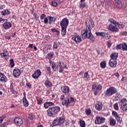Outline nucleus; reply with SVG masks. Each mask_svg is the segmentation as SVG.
I'll return each mask as SVG.
<instances>
[{"label": "nucleus", "instance_id": "obj_41", "mask_svg": "<svg viewBox=\"0 0 127 127\" xmlns=\"http://www.w3.org/2000/svg\"><path fill=\"white\" fill-rule=\"evenodd\" d=\"M53 18H54V17H52L51 16H48V19H49V24H52V21H53Z\"/></svg>", "mask_w": 127, "mask_h": 127}, {"label": "nucleus", "instance_id": "obj_64", "mask_svg": "<svg viewBox=\"0 0 127 127\" xmlns=\"http://www.w3.org/2000/svg\"><path fill=\"white\" fill-rule=\"evenodd\" d=\"M64 71V67H60L59 73H62Z\"/></svg>", "mask_w": 127, "mask_h": 127}, {"label": "nucleus", "instance_id": "obj_40", "mask_svg": "<svg viewBox=\"0 0 127 127\" xmlns=\"http://www.w3.org/2000/svg\"><path fill=\"white\" fill-rule=\"evenodd\" d=\"M80 127H86V123H85V121L81 120H80Z\"/></svg>", "mask_w": 127, "mask_h": 127}, {"label": "nucleus", "instance_id": "obj_10", "mask_svg": "<svg viewBox=\"0 0 127 127\" xmlns=\"http://www.w3.org/2000/svg\"><path fill=\"white\" fill-rule=\"evenodd\" d=\"M13 122L16 127H20L23 124V121L20 117H15Z\"/></svg>", "mask_w": 127, "mask_h": 127}, {"label": "nucleus", "instance_id": "obj_6", "mask_svg": "<svg viewBox=\"0 0 127 127\" xmlns=\"http://www.w3.org/2000/svg\"><path fill=\"white\" fill-rule=\"evenodd\" d=\"M117 50H122L123 51H127V43H122L118 44L116 46Z\"/></svg>", "mask_w": 127, "mask_h": 127}, {"label": "nucleus", "instance_id": "obj_60", "mask_svg": "<svg viewBox=\"0 0 127 127\" xmlns=\"http://www.w3.org/2000/svg\"><path fill=\"white\" fill-rule=\"evenodd\" d=\"M5 7V4H0V10L3 9Z\"/></svg>", "mask_w": 127, "mask_h": 127}, {"label": "nucleus", "instance_id": "obj_52", "mask_svg": "<svg viewBox=\"0 0 127 127\" xmlns=\"http://www.w3.org/2000/svg\"><path fill=\"white\" fill-rule=\"evenodd\" d=\"M51 31L52 32H57V33H58V35H59V34L60 33V32H59V31H58V30H57L55 28L51 29Z\"/></svg>", "mask_w": 127, "mask_h": 127}, {"label": "nucleus", "instance_id": "obj_30", "mask_svg": "<svg viewBox=\"0 0 127 127\" xmlns=\"http://www.w3.org/2000/svg\"><path fill=\"white\" fill-rule=\"evenodd\" d=\"M72 39L74 40L75 42L78 43V42H80V36L75 35V36L72 38Z\"/></svg>", "mask_w": 127, "mask_h": 127}, {"label": "nucleus", "instance_id": "obj_15", "mask_svg": "<svg viewBox=\"0 0 127 127\" xmlns=\"http://www.w3.org/2000/svg\"><path fill=\"white\" fill-rule=\"evenodd\" d=\"M40 75H41V71L40 70V69H37L32 75V78H33V79H36L39 78Z\"/></svg>", "mask_w": 127, "mask_h": 127}, {"label": "nucleus", "instance_id": "obj_28", "mask_svg": "<svg viewBox=\"0 0 127 127\" xmlns=\"http://www.w3.org/2000/svg\"><path fill=\"white\" fill-rule=\"evenodd\" d=\"M10 14V11L8 9H4V10L1 11V15L5 16V15H9Z\"/></svg>", "mask_w": 127, "mask_h": 127}, {"label": "nucleus", "instance_id": "obj_38", "mask_svg": "<svg viewBox=\"0 0 127 127\" xmlns=\"http://www.w3.org/2000/svg\"><path fill=\"white\" fill-rule=\"evenodd\" d=\"M85 114H86V116L91 115L92 114V110H91V109L88 108V109H86L85 111Z\"/></svg>", "mask_w": 127, "mask_h": 127}, {"label": "nucleus", "instance_id": "obj_1", "mask_svg": "<svg viewBox=\"0 0 127 127\" xmlns=\"http://www.w3.org/2000/svg\"><path fill=\"white\" fill-rule=\"evenodd\" d=\"M81 38H82V39H86V38H87V39H90L91 42H94L95 40H96V38H95V37H94V35L92 34L91 29H90V30H81Z\"/></svg>", "mask_w": 127, "mask_h": 127}, {"label": "nucleus", "instance_id": "obj_43", "mask_svg": "<svg viewBox=\"0 0 127 127\" xmlns=\"http://www.w3.org/2000/svg\"><path fill=\"white\" fill-rule=\"evenodd\" d=\"M58 48V43L55 42L53 44V49L54 50L55 49H57Z\"/></svg>", "mask_w": 127, "mask_h": 127}, {"label": "nucleus", "instance_id": "obj_63", "mask_svg": "<svg viewBox=\"0 0 127 127\" xmlns=\"http://www.w3.org/2000/svg\"><path fill=\"white\" fill-rule=\"evenodd\" d=\"M80 6L81 7H82V8H84V7H85V6H86V3H81L80 4Z\"/></svg>", "mask_w": 127, "mask_h": 127}, {"label": "nucleus", "instance_id": "obj_22", "mask_svg": "<svg viewBox=\"0 0 127 127\" xmlns=\"http://www.w3.org/2000/svg\"><path fill=\"white\" fill-rule=\"evenodd\" d=\"M52 106H55V104L52 102H46L44 104V107L45 109H48L49 107H52Z\"/></svg>", "mask_w": 127, "mask_h": 127}, {"label": "nucleus", "instance_id": "obj_12", "mask_svg": "<svg viewBox=\"0 0 127 127\" xmlns=\"http://www.w3.org/2000/svg\"><path fill=\"white\" fill-rule=\"evenodd\" d=\"M108 29L112 32H118L119 28L117 27V25H113L110 24L108 27Z\"/></svg>", "mask_w": 127, "mask_h": 127}, {"label": "nucleus", "instance_id": "obj_57", "mask_svg": "<svg viewBox=\"0 0 127 127\" xmlns=\"http://www.w3.org/2000/svg\"><path fill=\"white\" fill-rule=\"evenodd\" d=\"M9 89L10 90L13 89V83L12 81L10 82V84L9 87Z\"/></svg>", "mask_w": 127, "mask_h": 127}, {"label": "nucleus", "instance_id": "obj_50", "mask_svg": "<svg viewBox=\"0 0 127 127\" xmlns=\"http://www.w3.org/2000/svg\"><path fill=\"white\" fill-rule=\"evenodd\" d=\"M116 25H118L119 28H124V27H125V25H124V24H120L119 22H117Z\"/></svg>", "mask_w": 127, "mask_h": 127}, {"label": "nucleus", "instance_id": "obj_33", "mask_svg": "<svg viewBox=\"0 0 127 127\" xmlns=\"http://www.w3.org/2000/svg\"><path fill=\"white\" fill-rule=\"evenodd\" d=\"M44 84L46 87H48L49 88H50L52 86V82L49 80L46 81Z\"/></svg>", "mask_w": 127, "mask_h": 127}, {"label": "nucleus", "instance_id": "obj_17", "mask_svg": "<svg viewBox=\"0 0 127 127\" xmlns=\"http://www.w3.org/2000/svg\"><path fill=\"white\" fill-rule=\"evenodd\" d=\"M88 27L86 29H84L83 30H90V31L92 30V28L95 27V23L93 21V20H90L88 23Z\"/></svg>", "mask_w": 127, "mask_h": 127}, {"label": "nucleus", "instance_id": "obj_59", "mask_svg": "<svg viewBox=\"0 0 127 127\" xmlns=\"http://www.w3.org/2000/svg\"><path fill=\"white\" fill-rule=\"evenodd\" d=\"M47 74H50V73H51V69H50V66L47 67Z\"/></svg>", "mask_w": 127, "mask_h": 127}, {"label": "nucleus", "instance_id": "obj_35", "mask_svg": "<svg viewBox=\"0 0 127 127\" xmlns=\"http://www.w3.org/2000/svg\"><path fill=\"white\" fill-rule=\"evenodd\" d=\"M62 28V32L61 34L62 36H65L66 35V29L67 28Z\"/></svg>", "mask_w": 127, "mask_h": 127}, {"label": "nucleus", "instance_id": "obj_14", "mask_svg": "<svg viewBox=\"0 0 127 127\" xmlns=\"http://www.w3.org/2000/svg\"><path fill=\"white\" fill-rule=\"evenodd\" d=\"M103 103L101 101H98L95 105V108L97 111L100 112L102 110H103Z\"/></svg>", "mask_w": 127, "mask_h": 127}, {"label": "nucleus", "instance_id": "obj_21", "mask_svg": "<svg viewBox=\"0 0 127 127\" xmlns=\"http://www.w3.org/2000/svg\"><path fill=\"white\" fill-rule=\"evenodd\" d=\"M3 27L4 29H9V28L12 27V24L10 22H5L2 24Z\"/></svg>", "mask_w": 127, "mask_h": 127}, {"label": "nucleus", "instance_id": "obj_34", "mask_svg": "<svg viewBox=\"0 0 127 127\" xmlns=\"http://www.w3.org/2000/svg\"><path fill=\"white\" fill-rule=\"evenodd\" d=\"M36 100L37 101V104L38 105H42L43 102V99L41 97H36Z\"/></svg>", "mask_w": 127, "mask_h": 127}, {"label": "nucleus", "instance_id": "obj_25", "mask_svg": "<svg viewBox=\"0 0 127 127\" xmlns=\"http://www.w3.org/2000/svg\"><path fill=\"white\" fill-rule=\"evenodd\" d=\"M59 124L62 125L64 122H65V117L64 115H63L62 117H59L57 118Z\"/></svg>", "mask_w": 127, "mask_h": 127}, {"label": "nucleus", "instance_id": "obj_20", "mask_svg": "<svg viewBox=\"0 0 127 127\" xmlns=\"http://www.w3.org/2000/svg\"><path fill=\"white\" fill-rule=\"evenodd\" d=\"M109 64L112 67V68H115L117 66V60L110 59L109 62Z\"/></svg>", "mask_w": 127, "mask_h": 127}, {"label": "nucleus", "instance_id": "obj_23", "mask_svg": "<svg viewBox=\"0 0 127 127\" xmlns=\"http://www.w3.org/2000/svg\"><path fill=\"white\" fill-rule=\"evenodd\" d=\"M119 56V54L118 53H112L110 55L111 59L113 60H117L118 57Z\"/></svg>", "mask_w": 127, "mask_h": 127}, {"label": "nucleus", "instance_id": "obj_11", "mask_svg": "<svg viewBox=\"0 0 127 127\" xmlns=\"http://www.w3.org/2000/svg\"><path fill=\"white\" fill-rule=\"evenodd\" d=\"M112 116L115 118L116 120L120 124H122V122L123 121V119L120 117V115L118 114V112L116 111H112Z\"/></svg>", "mask_w": 127, "mask_h": 127}, {"label": "nucleus", "instance_id": "obj_47", "mask_svg": "<svg viewBox=\"0 0 127 127\" xmlns=\"http://www.w3.org/2000/svg\"><path fill=\"white\" fill-rule=\"evenodd\" d=\"M48 59H52L53 58L54 55L51 53H49L47 55Z\"/></svg>", "mask_w": 127, "mask_h": 127}, {"label": "nucleus", "instance_id": "obj_61", "mask_svg": "<svg viewBox=\"0 0 127 127\" xmlns=\"http://www.w3.org/2000/svg\"><path fill=\"white\" fill-rule=\"evenodd\" d=\"M44 23L45 24H46V23H48V17H46L45 19H44Z\"/></svg>", "mask_w": 127, "mask_h": 127}, {"label": "nucleus", "instance_id": "obj_36", "mask_svg": "<svg viewBox=\"0 0 127 127\" xmlns=\"http://www.w3.org/2000/svg\"><path fill=\"white\" fill-rule=\"evenodd\" d=\"M9 62V66L10 68H13V67H14V61L13 60V59H10Z\"/></svg>", "mask_w": 127, "mask_h": 127}, {"label": "nucleus", "instance_id": "obj_51", "mask_svg": "<svg viewBox=\"0 0 127 127\" xmlns=\"http://www.w3.org/2000/svg\"><path fill=\"white\" fill-rule=\"evenodd\" d=\"M34 118H35V116H34V115H33L32 114H30L28 116V119L29 120H33V119H34Z\"/></svg>", "mask_w": 127, "mask_h": 127}, {"label": "nucleus", "instance_id": "obj_3", "mask_svg": "<svg viewBox=\"0 0 127 127\" xmlns=\"http://www.w3.org/2000/svg\"><path fill=\"white\" fill-rule=\"evenodd\" d=\"M118 92V89L114 86L110 87L106 90V91L104 94V97L105 98H109V97H112L115 94H117Z\"/></svg>", "mask_w": 127, "mask_h": 127}, {"label": "nucleus", "instance_id": "obj_2", "mask_svg": "<svg viewBox=\"0 0 127 127\" xmlns=\"http://www.w3.org/2000/svg\"><path fill=\"white\" fill-rule=\"evenodd\" d=\"M61 109L59 106L50 107L47 111L48 117H54L60 112Z\"/></svg>", "mask_w": 127, "mask_h": 127}, {"label": "nucleus", "instance_id": "obj_32", "mask_svg": "<svg viewBox=\"0 0 127 127\" xmlns=\"http://www.w3.org/2000/svg\"><path fill=\"white\" fill-rule=\"evenodd\" d=\"M83 78L86 80V81H88L90 79V75H89L88 71H86L84 73Z\"/></svg>", "mask_w": 127, "mask_h": 127}, {"label": "nucleus", "instance_id": "obj_39", "mask_svg": "<svg viewBox=\"0 0 127 127\" xmlns=\"http://www.w3.org/2000/svg\"><path fill=\"white\" fill-rule=\"evenodd\" d=\"M104 32H96L95 34L97 35V36H101V37H103L104 34Z\"/></svg>", "mask_w": 127, "mask_h": 127}, {"label": "nucleus", "instance_id": "obj_8", "mask_svg": "<svg viewBox=\"0 0 127 127\" xmlns=\"http://www.w3.org/2000/svg\"><path fill=\"white\" fill-rule=\"evenodd\" d=\"M61 28H67V26L69 25V20L67 18H64L60 22Z\"/></svg>", "mask_w": 127, "mask_h": 127}, {"label": "nucleus", "instance_id": "obj_53", "mask_svg": "<svg viewBox=\"0 0 127 127\" xmlns=\"http://www.w3.org/2000/svg\"><path fill=\"white\" fill-rule=\"evenodd\" d=\"M49 50H50V48H49V49H43V51L45 54H47Z\"/></svg>", "mask_w": 127, "mask_h": 127}, {"label": "nucleus", "instance_id": "obj_31", "mask_svg": "<svg viewBox=\"0 0 127 127\" xmlns=\"http://www.w3.org/2000/svg\"><path fill=\"white\" fill-rule=\"evenodd\" d=\"M103 37L108 40L111 38V35H110V34L104 32Z\"/></svg>", "mask_w": 127, "mask_h": 127}, {"label": "nucleus", "instance_id": "obj_24", "mask_svg": "<svg viewBox=\"0 0 127 127\" xmlns=\"http://www.w3.org/2000/svg\"><path fill=\"white\" fill-rule=\"evenodd\" d=\"M56 126H60V124H59V121L57 118L54 120L52 124L51 125L50 127H56Z\"/></svg>", "mask_w": 127, "mask_h": 127}, {"label": "nucleus", "instance_id": "obj_58", "mask_svg": "<svg viewBox=\"0 0 127 127\" xmlns=\"http://www.w3.org/2000/svg\"><path fill=\"white\" fill-rule=\"evenodd\" d=\"M60 99H61V101L62 102H63V101L65 100V95L64 94L62 95L61 96Z\"/></svg>", "mask_w": 127, "mask_h": 127}, {"label": "nucleus", "instance_id": "obj_46", "mask_svg": "<svg viewBox=\"0 0 127 127\" xmlns=\"http://www.w3.org/2000/svg\"><path fill=\"white\" fill-rule=\"evenodd\" d=\"M10 92L11 94H12V95H17L18 93L17 91L14 90V89H11V90H10Z\"/></svg>", "mask_w": 127, "mask_h": 127}, {"label": "nucleus", "instance_id": "obj_29", "mask_svg": "<svg viewBox=\"0 0 127 127\" xmlns=\"http://www.w3.org/2000/svg\"><path fill=\"white\" fill-rule=\"evenodd\" d=\"M114 0L115 1V3L117 6H118L119 8H122V7H123V4L122 3V1H121V0Z\"/></svg>", "mask_w": 127, "mask_h": 127}, {"label": "nucleus", "instance_id": "obj_44", "mask_svg": "<svg viewBox=\"0 0 127 127\" xmlns=\"http://www.w3.org/2000/svg\"><path fill=\"white\" fill-rule=\"evenodd\" d=\"M113 108L114 110H115L116 111H119V104H118V103H116L114 105Z\"/></svg>", "mask_w": 127, "mask_h": 127}, {"label": "nucleus", "instance_id": "obj_9", "mask_svg": "<svg viewBox=\"0 0 127 127\" xmlns=\"http://www.w3.org/2000/svg\"><path fill=\"white\" fill-rule=\"evenodd\" d=\"M23 97L22 98V103L23 105L25 108H27V107H28L29 106V102H28V100H27V99L26 98V92H25V91L23 92Z\"/></svg>", "mask_w": 127, "mask_h": 127}, {"label": "nucleus", "instance_id": "obj_27", "mask_svg": "<svg viewBox=\"0 0 127 127\" xmlns=\"http://www.w3.org/2000/svg\"><path fill=\"white\" fill-rule=\"evenodd\" d=\"M116 124H117V121L115 120L113 117H110V125L112 126V127H114L116 126Z\"/></svg>", "mask_w": 127, "mask_h": 127}, {"label": "nucleus", "instance_id": "obj_37", "mask_svg": "<svg viewBox=\"0 0 127 127\" xmlns=\"http://www.w3.org/2000/svg\"><path fill=\"white\" fill-rule=\"evenodd\" d=\"M108 21L109 22H110V23H111V24H114V25H117V23H118V22H117V21H116V20H115L113 18L109 19Z\"/></svg>", "mask_w": 127, "mask_h": 127}, {"label": "nucleus", "instance_id": "obj_18", "mask_svg": "<svg viewBox=\"0 0 127 127\" xmlns=\"http://www.w3.org/2000/svg\"><path fill=\"white\" fill-rule=\"evenodd\" d=\"M7 81V77L4 75V74L0 72V82L1 83H6Z\"/></svg>", "mask_w": 127, "mask_h": 127}, {"label": "nucleus", "instance_id": "obj_55", "mask_svg": "<svg viewBox=\"0 0 127 127\" xmlns=\"http://www.w3.org/2000/svg\"><path fill=\"white\" fill-rule=\"evenodd\" d=\"M33 16H34L36 20H39V16H37V13H36V12H34L33 13Z\"/></svg>", "mask_w": 127, "mask_h": 127}, {"label": "nucleus", "instance_id": "obj_62", "mask_svg": "<svg viewBox=\"0 0 127 127\" xmlns=\"http://www.w3.org/2000/svg\"><path fill=\"white\" fill-rule=\"evenodd\" d=\"M107 46L109 47V48H110V47H111V46H112V42L110 41L107 42Z\"/></svg>", "mask_w": 127, "mask_h": 127}, {"label": "nucleus", "instance_id": "obj_56", "mask_svg": "<svg viewBox=\"0 0 127 127\" xmlns=\"http://www.w3.org/2000/svg\"><path fill=\"white\" fill-rule=\"evenodd\" d=\"M6 118V116H2L0 117V124H1L2 123V121L4 120Z\"/></svg>", "mask_w": 127, "mask_h": 127}, {"label": "nucleus", "instance_id": "obj_54", "mask_svg": "<svg viewBox=\"0 0 127 127\" xmlns=\"http://www.w3.org/2000/svg\"><path fill=\"white\" fill-rule=\"evenodd\" d=\"M102 85H101V84H99L98 86H97V87H96V91H97V92H98V91H101V90H102Z\"/></svg>", "mask_w": 127, "mask_h": 127}, {"label": "nucleus", "instance_id": "obj_5", "mask_svg": "<svg viewBox=\"0 0 127 127\" xmlns=\"http://www.w3.org/2000/svg\"><path fill=\"white\" fill-rule=\"evenodd\" d=\"M74 98L73 97H66L64 100H63L62 103L63 106H65L66 108L69 107V104L70 103H73L74 102Z\"/></svg>", "mask_w": 127, "mask_h": 127}, {"label": "nucleus", "instance_id": "obj_13", "mask_svg": "<svg viewBox=\"0 0 127 127\" xmlns=\"http://www.w3.org/2000/svg\"><path fill=\"white\" fill-rule=\"evenodd\" d=\"M61 90L62 92L65 95H68V94H69V92H70V88L66 85L64 86H62L61 87Z\"/></svg>", "mask_w": 127, "mask_h": 127}, {"label": "nucleus", "instance_id": "obj_19", "mask_svg": "<svg viewBox=\"0 0 127 127\" xmlns=\"http://www.w3.org/2000/svg\"><path fill=\"white\" fill-rule=\"evenodd\" d=\"M9 54V53H8V51H7V50H6V49H4L3 52L0 54V55L2 58H5V59H6L7 58V56L8 57Z\"/></svg>", "mask_w": 127, "mask_h": 127}, {"label": "nucleus", "instance_id": "obj_49", "mask_svg": "<svg viewBox=\"0 0 127 127\" xmlns=\"http://www.w3.org/2000/svg\"><path fill=\"white\" fill-rule=\"evenodd\" d=\"M46 17V15L45 14H42L40 15V19L42 21V22H43V19H45V18Z\"/></svg>", "mask_w": 127, "mask_h": 127}, {"label": "nucleus", "instance_id": "obj_16", "mask_svg": "<svg viewBox=\"0 0 127 127\" xmlns=\"http://www.w3.org/2000/svg\"><path fill=\"white\" fill-rule=\"evenodd\" d=\"M21 74V71L17 68H15L13 70V75L15 78H17L18 77H19V75Z\"/></svg>", "mask_w": 127, "mask_h": 127}, {"label": "nucleus", "instance_id": "obj_48", "mask_svg": "<svg viewBox=\"0 0 127 127\" xmlns=\"http://www.w3.org/2000/svg\"><path fill=\"white\" fill-rule=\"evenodd\" d=\"M26 86H27L28 89H31L32 88L31 84H30V82H28V81H26Z\"/></svg>", "mask_w": 127, "mask_h": 127}, {"label": "nucleus", "instance_id": "obj_26", "mask_svg": "<svg viewBox=\"0 0 127 127\" xmlns=\"http://www.w3.org/2000/svg\"><path fill=\"white\" fill-rule=\"evenodd\" d=\"M92 90L94 92V95L97 96V95H98V91H97V84L93 83L92 84Z\"/></svg>", "mask_w": 127, "mask_h": 127}, {"label": "nucleus", "instance_id": "obj_4", "mask_svg": "<svg viewBox=\"0 0 127 127\" xmlns=\"http://www.w3.org/2000/svg\"><path fill=\"white\" fill-rule=\"evenodd\" d=\"M119 105L121 106V109L123 112L127 111V100L126 98H122L120 102H119Z\"/></svg>", "mask_w": 127, "mask_h": 127}, {"label": "nucleus", "instance_id": "obj_45", "mask_svg": "<svg viewBox=\"0 0 127 127\" xmlns=\"http://www.w3.org/2000/svg\"><path fill=\"white\" fill-rule=\"evenodd\" d=\"M58 3H57V0H54L52 1V5L54 7L57 6Z\"/></svg>", "mask_w": 127, "mask_h": 127}, {"label": "nucleus", "instance_id": "obj_7", "mask_svg": "<svg viewBox=\"0 0 127 127\" xmlns=\"http://www.w3.org/2000/svg\"><path fill=\"white\" fill-rule=\"evenodd\" d=\"M106 122V118L104 117L96 116L95 118V123L97 125H102Z\"/></svg>", "mask_w": 127, "mask_h": 127}, {"label": "nucleus", "instance_id": "obj_42", "mask_svg": "<svg viewBox=\"0 0 127 127\" xmlns=\"http://www.w3.org/2000/svg\"><path fill=\"white\" fill-rule=\"evenodd\" d=\"M100 66L101 68L105 69V67L106 66H107V64L106 63V62H102L100 63Z\"/></svg>", "mask_w": 127, "mask_h": 127}]
</instances>
